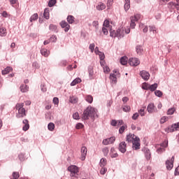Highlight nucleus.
I'll return each mask as SVG.
<instances>
[{"label": "nucleus", "mask_w": 179, "mask_h": 179, "mask_svg": "<svg viewBox=\"0 0 179 179\" xmlns=\"http://www.w3.org/2000/svg\"><path fill=\"white\" fill-rule=\"evenodd\" d=\"M80 117L83 121H87L89 118L94 120L96 118H99L97 110L90 106L83 111Z\"/></svg>", "instance_id": "nucleus-1"}, {"label": "nucleus", "mask_w": 179, "mask_h": 179, "mask_svg": "<svg viewBox=\"0 0 179 179\" xmlns=\"http://www.w3.org/2000/svg\"><path fill=\"white\" fill-rule=\"evenodd\" d=\"M68 170L70 171L71 177H76V176H78V173H79V169L75 165L69 166Z\"/></svg>", "instance_id": "nucleus-2"}, {"label": "nucleus", "mask_w": 179, "mask_h": 179, "mask_svg": "<svg viewBox=\"0 0 179 179\" xmlns=\"http://www.w3.org/2000/svg\"><path fill=\"white\" fill-rule=\"evenodd\" d=\"M169 145V142L164 141L162 143L158 145L157 153L162 154L163 152H166V148Z\"/></svg>", "instance_id": "nucleus-3"}, {"label": "nucleus", "mask_w": 179, "mask_h": 179, "mask_svg": "<svg viewBox=\"0 0 179 179\" xmlns=\"http://www.w3.org/2000/svg\"><path fill=\"white\" fill-rule=\"evenodd\" d=\"M165 166L166 167V170H171L173 167H174V156L171 158V159H168L165 162Z\"/></svg>", "instance_id": "nucleus-4"}, {"label": "nucleus", "mask_w": 179, "mask_h": 179, "mask_svg": "<svg viewBox=\"0 0 179 179\" xmlns=\"http://www.w3.org/2000/svg\"><path fill=\"white\" fill-rule=\"evenodd\" d=\"M132 148L134 150H139L141 149V139H139V137H136V140L132 143Z\"/></svg>", "instance_id": "nucleus-5"}, {"label": "nucleus", "mask_w": 179, "mask_h": 179, "mask_svg": "<svg viewBox=\"0 0 179 179\" xmlns=\"http://www.w3.org/2000/svg\"><path fill=\"white\" fill-rule=\"evenodd\" d=\"M129 64L131 65V66H138L139 64H141V62L139 61V59L136 57H131L129 59Z\"/></svg>", "instance_id": "nucleus-6"}, {"label": "nucleus", "mask_w": 179, "mask_h": 179, "mask_svg": "<svg viewBox=\"0 0 179 179\" xmlns=\"http://www.w3.org/2000/svg\"><path fill=\"white\" fill-rule=\"evenodd\" d=\"M140 76H141L143 80H149V79L150 78V73L145 70H143L140 71Z\"/></svg>", "instance_id": "nucleus-7"}, {"label": "nucleus", "mask_w": 179, "mask_h": 179, "mask_svg": "<svg viewBox=\"0 0 179 179\" xmlns=\"http://www.w3.org/2000/svg\"><path fill=\"white\" fill-rule=\"evenodd\" d=\"M136 138H138V136H135V134H129L126 137V142H128L129 143H134L135 140H136Z\"/></svg>", "instance_id": "nucleus-8"}, {"label": "nucleus", "mask_w": 179, "mask_h": 179, "mask_svg": "<svg viewBox=\"0 0 179 179\" xmlns=\"http://www.w3.org/2000/svg\"><path fill=\"white\" fill-rule=\"evenodd\" d=\"M179 122L173 124L171 127L165 129L166 132H174V131H178Z\"/></svg>", "instance_id": "nucleus-9"}, {"label": "nucleus", "mask_w": 179, "mask_h": 179, "mask_svg": "<svg viewBox=\"0 0 179 179\" xmlns=\"http://www.w3.org/2000/svg\"><path fill=\"white\" fill-rule=\"evenodd\" d=\"M118 149L121 153H125V152H127V143H125V141L121 142L119 144Z\"/></svg>", "instance_id": "nucleus-10"}, {"label": "nucleus", "mask_w": 179, "mask_h": 179, "mask_svg": "<svg viewBox=\"0 0 179 179\" xmlns=\"http://www.w3.org/2000/svg\"><path fill=\"white\" fill-rule=\"evenodd\" d=\"M87 156V148L85 146L81 148V160L83 162Z\"/></svg>", "instance_id": "nucleus-11"}, {"label": "nucleus", "mask_w": 179, "mask_h": 179, "mask_svg": "<svg viewBox=\"0 0 179 179\" xmlns=\"http://www.w3.org/2000/svg\"><path fill=\"white\" fill-rule=\"evenodd\" d=\"M60 26L62 27V29H64V31L67 33V31H69V29L71 28V25L68 24L66 21H62L60 22Z\"/></svg>", "instance_id": "nucleus-12"}, {"label": "nucleus", "mask_w": 179, "mask_h": 179, "mask_svg": "<svg viewBox=\"0 0 179 179\" xmlns=\"http://www.w3.org/2000/svg\"><path fill=\"white\" fill-rule=\"evenodd\" d=\"M115 142V137H110L109 138H106L103 141L102 143L103 145H111L112 143H114Z\"/></svg>", "instance_id": "nucleus-13"}, {"label": "nucleus", "mask_w": 179, "mask_h": 179, "mask_svg": "<svg viewBox=\"0 0 179 179\" xmlns=\"http://www.w3.org/2000/svg\"><path fill=\"white\" fill-rule=\"evenodd\" d=\"M116 36H117V38H118L119 40L120 38H124V36H125V31L124 30V29H118L116 31Z\"/></svg>", "instance_id": "nucleus-14"}, {"label": "nucleus", "mask_w": 179, "mask_h": 179, "mask_svg": "<svg viewBox=\"0 0 179 179\" xmlns=\"http://www.w3.org/2000/svg\"><path fill=\"white\" fill-rule=\"evenodd\" d=\"M17 118H23L24 117H26V109L22 108L20 110H18V114L16 115Z\"/></svg>", "instance_id": "nucleus-15"}, {"label": "nucleus", "mask_w": 179, "mask_h": 179, "mask_svg": "<svg viewBox=\"0 0 179 179\" xmlns=\"http://www.w3.org/2000/svg\"><path fill=\"white\" fill-rule=\"evenodd\" d=\"M88 73H89V78L90 80L94 79V71L93 70L92 66H88Z\"/></svg>", "instance_id": "nucleus-16"}, {"label": "nucleus", "mask_w": 179, "mask_h": 179, "mask_svg": "<svg viewBox=\"0 0 179 179\" xmlns=\"http://www.w3.org/2000/svg\"><path fill=\"white\" fill-rule=\"evenodd\" d=\"M22 123L24 124L22 129L24 131H28L29 128H30V124H29V120L27 119H25L22 121Z\"/></svg>", "instance_id": "nucleus-17"}, {"label": "nucleus", "mask_w": 179, "mask_h": 179, "mask_svg": "<svg viewBox=\"0 0 179 179\" xmlns=\"http://www.w3.org/2000/svg\"><path fill=\"white\" fill-rule=\"evenodd\" d=\"M149 89L151 92H155V96H157V91H155L157 89V83H155L153 85H150Z\"/></svg>", "instance_id": "nucleus-18"}, {"label": "nucleus", "mask_w": 179, "mask_h": 179, "mask_svg": "<svg viewBox=\"0 0 179 179\" xmlns=\"http://www.w3.org/2000/svg\"><path fill=\"white\" fill-rule=\"evenodd\" d=\"M143 150H144L145 159L147 160H150V157H151L150 150H149V149L148 148H144Z\"/></svg>", "instance_id": "nucleus-19"}, {"label": "nucleus", "mask_w": 179, "mask_h": 179, "mask_svg": "<svg viewBox=\"0 0 179 179\" xmlns=\"http://www.w3.org/2000/svg\"><path fill=\"white\" fill-rule=\"evenodd\" d=\"M176 1L177 3L169 2V5H170V6H171L172 8H176V9H177V10H179V0H176Z\"/></svg>", "instance_id": "nucleus-20"}, {"label": "nucleus", "mask_w": 179, "mask_h": 179, "mask_svg": "<svg viewBox=\"0 0 179 179\" xmlns=\"http://www.w3.org/2000/svg\"><path fill=\"white\" fill-rule=\"evenodd\" d=\"M124 9L127 12L131 8V0H124Z\"/></svg>", "instance_id": "nucleus-21"}, {"label": "nucleus", "mask_w": 179, "mask_h": 179, "mask_svg": "<svg viewBox=\"0 0 179 179\" xmlns=\"http://www.w3.org/2000/svg\"><path fill=\"white\" fill-rule=\"evenodd\" d=\"M41 55H43V57H48V55H50V51L48 50L45 49V48H42V49L41 50Z\"/></svg>", "instance_id": "nucleus-22"}, {"label": "nucleus", "mask_w": 179, "mask_h": 179, "mask_svg": "<svg viewBox=\"0 0 179 179\" xmlns=\"http://www.w3.org/2000/svg\"><path fill=\"white\" fill-rule=\"evenodd\" d=\"M105 8H106V4L101 2H99L96 6L97 10H104Z\"/></svg>", "instance_id": "nucleus-23"}, {"label": "nucleus", "mask_w": 179, "mask_h": 179, "mask_svg": "<svg viewBox=\"0 0 179 179\" xmlns=\"http://www.w3.org/2000/svg\"><path fill=\"white\" fill-rule=\"evenodd\" d=\"M147 111L148 113H153V111H155V104L150 103L147 107Z\"/></svg>", "instance_id": "nucleus-24"}, {"label": "nucleus", "mask_w": 179, "mask_h": 179, "mask_svg": "<svg viewBox=\"0 0 179 179\" xmlns=\"http://www.w3.org/2000/svg\"><path fill=\"white\" fill-rule=\"evenodd\" d=\"M13 69L10 66H7L4 70L1 71L2 75H8V73L10 72Z\"/></svg>", "instance_id": "nucleus-25"}, {"label": "nucleus", "mask_w": 179, "mask_h": 179, "mask_svg": "<svg viewBox=\"0 0 179 179\" xmlns=\"http://www.w3.org/2000/svg\"><path fill=\"white\" fill-rule=\"evenodd\" d=\"M120 64L122 65H127L128 64V57L127 56H124L120 58Z\"/></svg>", "instance_id": "nucleus-26"}, {"label": "nucleus", "mask_w": 179, "mask_h": 179, "mask_svg": "<svg viewBox=\"0 0 179 179\" xmlns=\"http://www.w3.org/2000/svg\"><path fill=\"white\" fill-rule=\"evenodd\" d=\"M43 16H44L45 19H46V20L50 19V9L45 8L44 13H43Z\"/></svg>", "instance_id": "nucleus-27"}, {"label": "nucleus", "mask_w": 179, "mask_h": 179, "mask_svg": "<svg viewBox=\"0 0 179 179\" xmlns=\"http://www.w3.org/2000/svg\"><path fill=\"white\" fill-rule=\"evenodd\" d=\"M80 82H82V80L80 78H76L71 83V86H76V85L80 83Z\"/></svg>", "instance_id": "nucleus-28"}, {"label": "nucleus", "mask_w": 179, "mask_h": 179, "mask_svg": "<svg viewBox=\"0 0 179 179\" xmlns=\"http://www.w3.org/2000/svg\"><path fill=\"white\" fill-rule=\"evenodd\" d=\"M22 93H26V92H29V87L26 85H22L20 87Z\"/></svg>", "instance_id": "nucleus-29"}, {"label": "nucleus", "mask_w": 179, "mask_h": 179, "mask_svg": "<svg viewBox=\"0 0 179 179\" xmlns=\"http://www.w3.org/2000/svg\"><path fill=\"white\" fill-rule=\"evenodd\" d=\"M136 51L138 55H142V52H143V49H142V46L137 45L136 47Z\"/></svg>", "instance_id": "nucleus-30"}, {"label": "nucleus", "mask_w": 179, "mask_h": 179, "mask_svg": "<svg viewBox=\"0 0 179 179\" xmlns=\"http://www.w3.org/2000/svg\"><path fill=\"white\" fill-rule=\"evenodd\" d=\"M146 110V106L143 107L138 110V114H140L141 117H145L146 112L145 111Z\"/></svg>", "instance_id": "nucleus-31"}, {"label": "nucleus", "mask_w": 179, "mask_h": 179, "mask_svg": "<svg viewBox=\"0 0 179 179\" xmlns=\"http://www.w3.org/2000/svg\"><path fill=\"white\" fill-rule=\"evenodd\" d=\"M110 79L113 83H117V76L114 73L110 74Z\"/></svg>", "instance_id": "nucleus-32"}, {"label": "nucleus", "mask_w": 179, "mask_h": 179, "mask_svg": "<svg viewBox=\"0 0 179 179\" xmlns=\"http://www.w3.org/2000/svg\"><path fill=\"white\" fill-rule=\"evenodd\" d=\"M67 22L69 24H72V23L75 22V17H73V15H69L67 17Z\"/></svg>", "instance_id": "nucleus-33"}, {"label": "nucleus", "mask_w": 179, "mask_h": 179, "mask_svg": "<svg viewBox=\"0 0 179 179\" xmlns=\"http://www.w3.org/2000/svg\"><path fill=\"white\" fill-rule=\"evenodd\" d=\"M0 36L1 37H5L6 36V29L5 27L0 28Z\"/></svg>", "instance_id": "nucleus-34"}, {"label": "nucleus", "mask_w": 179, "mask_h": 179, "mask_svg": "<svg viewBox=\"0 0 179 179\" xmlns=\"http://www.w3.org/2000/svg\"><path fill=\"white\" fill-rule=\"evenodd\" d=\"M38 19V14L34 13L32 15L29 19V21L31 22H34L35 20H37Z\"/></svg>", "instance_id": "nucleus-35"}, {"label": "nucleus", "mask_w": 179, "mask_h": 179, "mask_svg": "<svg viewBox=\"0 0 179 179\" xmlns=\"http://www.w3.org/2000/svg\"><path fill=\"white\" fill-rule=\"evenodd\" d=\"M85 100L87 103H90V104H92V103H93V96L92 95H87L85 96Z\"/></svg>", "instance_id": "nucleus-36"}, {"label": "nucleus", "mask_w": 179, "mask_h": 179, "mask_svg": "<svg viewBox=\"0 0 179 179\" xmlns=\"http://www.w3.org/2000/svg\"><path fill=\"white\" fill-rule=\"evenodd\" d=\"M23 107H24V103H17L16 106H15V108H16V110H17V111L22 110V108H24Z\"/></svg>", "instance_id": "nucleus-37"}, {"label": "nucleus", "mask_w": 179, "mask_h": 179, "mask_svg": "<svg viewBox=\"0 0 179 179\" xmlns=\"http://www.w3.org/2000/svg\"><path fill=\"white\" fill-rule=\"evenodd\" d=\"M78 97L76 96H71L70 97L69 101L70 103H72V104H76L78 103Z\"/></svg>", "instance_id": "nucleus-38"}, {"label": "nucleus", "mask_w": 179, "mask_h": 179, "mask_svg": "<svg viewBox=\"0 0 179 179\" xmlns=\"http://www.w3.org/2000/svg\"><path fill=\"white\" fill-rule=\"evenodd\" d=\"M176 112V108H171L167 110L166 114L168 115H173V114H174V113Z\"/></svg>", "instance_id": "nucleus-39"}, {"label": "nucleus", "mask_w": 179, "mask_h": 179, "mask_svg": "<svg viewBox=\"0 0 179 179\" xmlns=\"http://www.w3.org/2000/svg\"><path fill=\"white\" fill-rule=\"evenodd\" d=\"M106 164H107V160L104 158H101L99 162L100 166L104 167V166H106Z\"/></svg>", "instance_id": "nucleus-40"}, {"label": "nucleus", "mask_w": 179, "mask_h": 179, "mask_svg": "<svg viewBox=\"0 0 179 179\" xmlns=\"http://www.w3.org/2000/svg\"><path fill=\"white\" fill-rule=\"evenodd\" d=\"M110 31V37H117V31L115 30H113L112 29H110L109 30Z\"/></svg>", "instance_id": "nucleus-41"}, {"label": "nucleus", "mask_w": 179, "mask_h": 179, "mask_svg": "<svg viewBox=\"0 0 179 179\" xmlns=\"http://www.w3.org/2000/svg\"><path fill=\"white\" fill-rule=\"evenodd\" d=\"M130 18L133 19V20L138 22L139 19H141V14H136L134 16L130 17Z\"/></svg>", "instance_id": "nucleus-42"}, {"label": "nucleus", "mask_w": 179, "mask_h": 179, "mask_svg": "<svg viewBox=\"0 0 179 179\" xmlns=\"http://www.w3.org/2000/svg\"><path fill=\"white\" fill-rule=\"evenodd\" d=\"M55 128V124H54V123L50 122L48 124V129H49V131H54Z\"/></svg>", "instance_id": "nucleus-43"}, {"label": "nucleus", "mask_w": 179, "mask_h": 179, "mask_svg": "<svg viewBox=\"0 0 179 179\" xmlns=\"http://www.w3.org/2000/svg\"><path fill=\"white\" fill-rule=\"evenodd\" d=\"M55 3H57V0H50L48 2V7L52 8Z\"/></svg>", "instance_id": "nucleus-44"}, {"label": "nucleus", "mask_w": 179, "mask_h": 179, "mask_svg": "<svg viewBox=\"0 0 179 179\" xmlns=\"http://www.w3.org/2000/svg\"><path fill=\"white\" fill-rule=\"evenodd\" d=\"M130 20H131L130 27L131 29H135V27L136 26V24L135 23V22H136V21H134V20L131 17H130Z\"/></svg>", "instance_id": "nucleus-45"}, {"label": "nucleus", "mask_w": 179, "mask_h": 179, "mask_svg": "<svg viewBox=\"0 0 179 179\" xmlns=\"http://www.w3.org/2000/svg\"><path fill=\"white\" fill-rule=\"evenodd\" d=\"M92 26L95 27L96 31H97L99 30V21H93Z\"/></svg>", "instance_id": "nucleus-46"}, {"label": "nucleus", "mask_w": 179, "mask_h": 179, "mask_svg": "<svg viewBox=\"0 0 179 179\" xmlns=\"http://www.w3.org/2000/svg\"><path fill=\"white\" fill-rule=\"evenodd\" d=\"M50 43H57V36L55 35H52L50 38Z\"/></svg>", "instance_id": "nucleus-47"}, {"label": "nucleus", "mask_w": 179, "mask_h": 179, "mask_svg": "<svg viewBox=\"0 0 179 179\" xmlns=\"http://www.w3.org/2000/svg\"><path fill=\"white\" fill-rule=\"evenodd\" d=\"M169 120V117L167 116H164L160 119V123L164 124V122H166V121Z\"/></svg>", "instance_id": "nucleus-48"}, {"label": "nucleus", "mask_w": 179, "mask_h": 179, "mask_svg": "<svg viewBox=\"0 0 179 179\" xmlns=\"http://www.w3.org/2000/svg\"><path fill=\"white\" fill-rule=\"evenodd\" d=\"M20 177V175H19V172H13V178L11 179H17Z\"/></svg>", "instance_id": "nucleus-49"}, {"label": "nucleus", "mask_w": 179, "mask_h": 179, "mask_svg": "<svg viewBox=\"0 0 179 179\" xmlns=\"http://www.w3.org/2000/svg\"><path fill=\"white\" fill-rule=\"evenodd\" d=\"M73 120H80V116H79V113L76 112L73 114Z\"/></svg>", "instance_id": "nucleus-50"}, {"label": "nucleus", "mask_w": 179, "mask_h": 179, "mask_svg": "<svg viewBox=\"0 0 179 179\" xmlns=\"http://www.w3.org/2000/svg\"><path fill=\"white\" fill-rule=\"evenodd\" d=\"M106 173H107V168H104V166H102L101 171H100V173L102 176H104V174H106Z\"/></svg>", "instance_id": "nucleus-51"}, {"label": "nucleus", "mask_w": 179, "mask_h": 179, "mask_svg": "<svg viewBox=\"0 0 179 179\" xmlns=\"http://www.w3.org/2000/svg\"><path fill=\"white\" fill-rule=\"evenodd\" d=\"M102 31L105 36H107V34H108V29H107L106 27H102Z\"/></svg>", "instance_id": "nucleus-52"}, {"label": "nucleus", "mask_w": 179, "mask_h": 179, "mask_svg": "<svg viewBox=\"0 0 179 179\" xmlns=\"http://www.w3.org/2000/svg\"><path fill=\"white\" fill-rule=\"evenodd\" d=\"M123 111H124L125 113H128L129 111H131V107L129 106H124L123 107Z\"/></svg>", "instance_id": "nucleus-53"}, {"label": "nucleus", "mask_w": 179, "mask_h": 179, "mask_svg": "<svg viewBox=\"0 0 179 179\" xmlns=\"http://www.w3.org/2000/svg\"><path fill=\"white\" fill-rule=\"evenodd\" d=\"M49 29L51 30L52 31H55V30H57V26L54 24H50L49 26Z\"/></svg>", "instance_id": "nucleus-54"}, {"label": "nucleus", "mask_w": 179, "mask_h": 179, "mask_svg": "<svg viewBox=\"0 0 179 179\" xmlns=\"http://www.w3.org/2000/svg\"><path fill=\"white\" fill-rule=\"evenodd\" d=\"M33 68H35V69H40V64L37 63V62H35L32 64Z\"/></svg>", "instance_id": "nucleus-55"}, {"label": "nucleus", "mask_w": 179, "mask_h": 179, "mask_svg": "<svg viewBox=\"0 0 179 179\" xmlns=\"http://www.w3.org/2000/svg\"><path fill=\"white\" fill-rule=\"evenodd\" d=\"M127 128V126H122L120 129H119V133L120 134H124V131H125V129Z\"/></svg>", "instance_id": "nucleus-56"}, {"label": "nucleus", "mask_w": 179, "mask_h": 179, "mask_svg": "<svg viewBox=\"0 0 179 179\" xmlns=\"http://www.w3.org/2000/svg\"><path fill=\"white\" fill-rule=\"evenodd\" d=\"M102 152H103L104 156H107V155H108V148L106 147V148H103Z\"/></svg>", "instance_id": "nucleus-57"}, {"label": "nucleus", "mask_w": 179, "mask_h": 179, "mask_svg": "<svg viewBox=\"0 0 179 179\" xmlns=\"http://www.w3.org/2000/svg\"><path fill=\"white\" fill-rule=\"evenodd\" d=\"M150 31H152L153 34H156V27L155 26H150Z\"/></svg>", "instance_id": "nucleus-58"}, {"label": "nucleus", "mask_w": 179, "mask_h": 179, "mask_svg": "<svg viewBox=\"0 0 179 179\" xmlns=\"http://www.w3.org/2000/svg\"><path fill=\"white\" fill-rule=\"evenodd\" d=\"M83 127H85V126H84L83 124H82V123H78V124L76 125V129H82V128H83Z\"/></svg>", "instance_id": "nucleus-59"}, {"label": "nucleus", "mask_w": 179, "mask_h": 179, "mask_svg": "<svg viewBox=\"0 0 179 179\" xmlns=\"http://www.w3.org/2000/svg\"><path fill=\"white\" fill-rule=\"evenodd\" d=\"M94 47H95L94 43H91L90 45L89 48L90 49L91 52H93L94 51Z\"/></svg>", "instance_id": "nucleus-60"}, {"label": "nucleus", "mask_w": 179, "mask_h": 179, "mask_svg": "<svg viewBox=\"0 0 179 179\" xmlns=\"http://www.w3.org/2000/svg\"><path fill=\"white\" fill-rule=\"evenodd\" d=\"M103 27H107L108 26H110V21L106 20L103 22Z\"/></svg>", "instance_id": "nucleus-61"}, {"label": "nucleus", "mask_w": 179, "mask_h": 179, "mask_svg": "<svg viewBox=\"0 0 179 179\" xmlns=\"http://www.w3.org/2000/svg\"><path fill=\"white\" fill-rule=\"evenodd\" d=\"M149 86H150V85L145 83L142 87L144 90H150Z\"/></svg>", "instance_id": "nucleus-62"}, {"label": "nucleus", "mask_w": 179, "mask_h": 179, "mask_svg": "<svg viewBox=\"0 0 179 179\" xmlns=\"http://www.w3.org/2000/svg\"><path fill=\"white\" fill-rule=\"evenodd\" d=\"M138 117H139V113H136L132 116V120H138Z\"/></svg>", "instance_id": "nucleus-63"}, {"label": "nucleus", "mask_w": 179, "mask_h": 179, "mask_svg": "<svg viewBox=\"0 0 179 179\" xmlns=\"http://www.w3.org/2000/svg\"><path fill=\"white\" fill-rule=\"evenodd\" d=\"M53 103H54L55 104H58V103H59V99H58L57 97L53 98Z\"/></svg>", "instance_id": "nucleus-64"}]
</instances>
